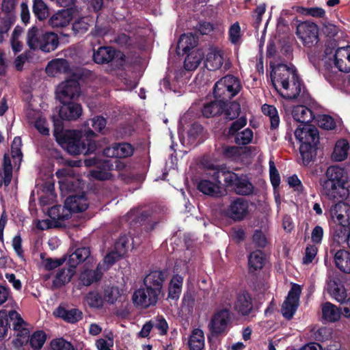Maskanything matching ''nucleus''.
I'll list each match as a JSON object with an SVG mask.
<instances>
[{
	"instance_id": "393cba45",
	"label": "nucleus",
	"mask_w": 350,
	"mask_h": 350,
	"mask_svg": "<svg viewBox=\"0 0 350 350\" xmlns=\"http://www.w3.org/2000/svg\"><path fill=\"white\" fill-rule=\"evenodd\" d=\"M16 0H3L0 19L5 23V28L10 29L14 21V9Z\"/></svg>"
},
{
	"instance_id": "ddd939ff",
	"label": "nucleus",
	"mask_w": 350,
	"mask_h": 350,
	"mask_svg": "<svg viewBox=\"0 0 350 350\" xmlns=\"http://www.w3.org/2000/svg\"><path fill=\"white\" fill-rule=\"evenodd\" d=\"M349 184L323 183L321 193L330 200L342 202L349 196Z\"/></svg>"
},
{
	"instance_id": "6e6552de",
	"label": "nucleus",
	"mask_w": 350,
	"mask_h": 350,
	"mask_svg": "<svg viewBox=\"0 0 350 350\" xmlns=\"http://www.w3.org/2000/svg\"><path fill=\"white\" fill-rule=\"evenodd\" d=\"M204 66L209 70H217L221 68L229 69L230 63L225 51L218 47H210L204 59Z\"/></svg>"
},
{
	"instance_id": "f257e3e1",
	"label": "nucleus",
	"mask_w": 350,
	"mask_h": 350,
	"mask_svg": "<svg viewBox=\"0 0 350 350\" xmlns=\"http://www.w3.org/2000/svg\"><path fill=\"white\" fill-rule=\"evenodd\" d=\"M54 136L57 142L70 154H88L94 151L96 144L91 139L95 136L90 129L81 131H64L61 125L55 123Z\"/></svg>"
},
{
	"instance_id": "a19ab883",
	"label": "nucleus",
	"mask_w": 350,
	"mask_h": 350,
	"mask_svg": "<svg viewBox=\"0 0 350 350\" xmlns=\"http://www.w3.org/2000/svg\"><path fill=\"white\" fill-rule=\"evenodd\" d=\"M183 278L179 275H174L170 282L168 287V297L178 299L182 291Z\"/></svg>"
},
{
	"instance_id": "c03bdc74",
	"label": "nucleus",
	"mask_w": 350,
	"mask_h": 350,
	"mask_svg": "<svg viewBox=\"0 0 350 350\" xmlns=\"http://www.w3.org/2000/svg\"><path fill=\"white\" fill-rule=\"evenodd\" d=\"M265 255L260 250H256L248 258L249 269L251 271L261 269L265 264Z\"/></svg>"
},
{
	"instance_id": "052dcab7",
	"label": "nucleus",
	"mask_w": 350,
	"mask_h": 350,
	"mask_svg": "<svg viewBox=\"0 0 350 350\" xmlns=\"http://www.w3.org/2000/svg\"><path fill=\"white\" fill-rule=\"evenodd\" d=\"M225 107H226V109L225 110L224 109V111L225 112L226 118L232 120L239 116L240 105L237 103L233 102L228 104L226 103L224 108Z\"/></svg>"
},
{
	"instance_id": "39448f33",
	"label": "nucleus",
	"mask_w": 350,
	"mask_h": 350,
	"mask_svg": "<svg viewBox=\"0 0 350 350\" xmlns=\"http://www.w3.org/2000/svg\"><path fill=\"white\" fill-rule=\"evenodd\" d=\"M240 90L241 84L239 79L234 76L227 75L215 84L213 94L215 98L226 103L237 95Z\"/></svg>"
},
{
	"instance_id": "a211bd4d",
	"label": "nucleus",
	"mask_w": 350,
	"mask_h": 350,
	"mask_svg": "<svg viewBox=\"0 0 350 350\" xmlns=\"http://www.w3.org/2000/svg\"><path fill=\"white\" fill-rule=\"evenodd\" d=\"M165 279V273L162 271L155 270L150 271L144 278V286L159 296L163 293V284Z\"/></svg>"
},
{
	"instance_id": "1a4fd4ad",
	"label": "nucleus",
	"mask_w": 350,
	"mask_h": 350,
	"mask_svg": "<svg viewBox=\"0 0 350 350\" xmlns=\"http://www.w3.org/2000/svg\"><path fill=\"white\" fill-rule=\"evenodd\" d=\"M8 317L12 321L14 331L15 338L13 340V344L16 347H22L27 343L29 338V330L27 327V324L15 310L10 311Z\"/></svg>"
},
{
	"instance_id": "8fccbe9b",
	"label": "nucleus",
	"mask_w": 350,
	"mask_h": 350,
	"mask_svg": "<svg viewBox=\"0 0 350 350\" xmlns=\"http://www.w3.org/2000/svg\"><path fill=\"white\" fill-rule=\"evenodd\" d=\"M262 111L269 116L271 128H277L280 124V118L276 108L273 105L265 104L262 106Z\"/></svg>"
},
{
	"instance_id": "0eeeda50",
	"label": "nucleus",
	"mask_w": 350,
	"mask_h": 350,
	"mask_svg": "<svg viewBox=\"0 0 350 350\" xmlns=\"http://www.w3.org/2000/svg\"><path fill=\"white\" fill-rule=\"evenodd\" d=\"M232 317L228 309L220 308L212 315L208 324L209 331L215 335L226 334L231 324Z\"/></svg>"
},
{
	"instance_id": "7ed1b4c3",
	"label": "nucleus",
	"mask_w": 350,
	"mask_h": 350,
	"mask_svg": "<svg viewBox=\"0 0 350 350\" xmlns=\"http://www.w3.org/2000/svg\"><path fill=\"white\" fill-rule=\"evenodd\" d=\"M295 137L300 144L299 152L304 165H308L316 155L317 145L319 143V132L316 127L304 124L295 131Z\"/></svg>"
},
{
	"instance_id": "79ce46f5",
	"label": "nucleus",
	"mask_w": 350,
	"mask_h": 350,
	"mask_svg": "<svg viewBox=\"0 0 350 350\" xmlns=\"http://www.w3.org/2000/svg\"><path fill=\"white\" fill-rule=\"evenodd\" d=\"M102 265H98L96 271L85 270L79 277L80 281L85 286H90L94 282L100 279L103 272L101 271Z\"/></svg>"
},
{
	"instance_id": "a18cd8bd",
	"label": "nucleus",
	"mask_w": 350,
	"mask_h": 350,
	"mask_svg": "<svg viewBox=\"0 0 350 350\" xmlns=\"http://www.w3.org/2000/svg\"><path fill=\"white\" fill-rule=\"evenodd\" d=\"M21 146V139L19 137H14L11 146V156L13 160L14 167L17 169H19L23 159Z\"/></svg>"
},
{
	"instance_id": "6e6d98bb",
	"label": "nucleus",
	"mask_w": 350,
	"mask_h": 350,
	"mask_svg": "<svg viewBox=\"0 0 350 350\" xmlns=\"http://www.w3.org/2000/svg\"><path fill=\"white\" fill-rule=\"evenodd\" d=\"M122 256L119 255V252L115 250L107 254L105 256L103 262L98 264L102 265L101 271L103 272L108 269L112 265L115 263V262H116Z\"/></svg>"
},
{
	"instance_id": "338daca9",
	"label": "nucleus",
	"mask_w": 350,
	"mask_h": 350,
	"mask_svg": "<svg viewBox=\"0 0 350 350\" xmlns=\"http://www.w3.org/2000/svg\"><path fill=\"white\" fill-rule=\"evenodd\" d=\"M86 302L94 308H98L102 304V299L96 292L89 293L85 297Z\"/></svg>"
},
{
	"instance_id": "0e129e2a",
	"label": "nucleus",
	"mask_w": 350,
	"mask_h": 350,
	"mask_svg": "<svg viewBox=\"0 0 350 350\" xmlns=\"http://www.w3.org/2000/svg\"><path fill=\"white\" fill-rule=\"evenodd\" d=\"M93 129L98 133H103L106 126V119L102 116H98L92 118L90 120Z\"/></svg>"
},
{
	"instance_id": "2eb2a0df",
	"label": "nucleus",
	"mask_w": 350,
	"mask_h": 350,
	"mask_svg": "<svg viewBox=\"0 0 350 350\" xmlns=\"http://www.w3.org/2000/svg\"><path fill=\"white\" fill-rule=\"evenodd\" d=\"M79 94V85L77 80L70 79L60 83L56 90V97L61 103H66Z\"/></svg>"
},
{
	"instance_id": "5fc2aeb1",
	"label": "nucleus",
	"mask_w": 350,
	"mask_h": 350,
	"mask_svg": "<svg viewBox=\"0 0 350 350\" xmlns=\"http://www.w3.org/2000/svg\"><path fill=\"white\" fill-rule=\"evenodd\" d=\"M92 22L88 17L79 18L73 23L72 29L76 33H83L88 29Z\"/></svg>"
},
{
	"instance_id": "774afa93",
	"label": "nucleus",
	"mask_w": 350,
	"mask_h": 350,
	"mask_svg": "<svg viewBox=\"0 0 350 350\" xmlns=\"http://www.w3.org/2000/svg\"><path fill=\"white\" fill-rule=\"evenodd\" d=\"M119 295L120 292L117 287L108 288L105 292V299L106 301L113 304L117 300Z\"/></svg>"
},
{
	"instance_id": "f03ea898",
	"label": "nucleus",
	"mask_w": 350,
	"mask_h": 350,
	"mask_svg": "<svg viewBox=\"0 0 350 350\" xmlns=\"http://www.w3.org/2000/svg\"><path fill=\"white\" fill-rule=\"evenodd\" d=\"M271 80L273 88L284 98L295 99L303 96L304 88L301 84L293 66L286 64L271 66Z\"/></svg>"
},
{
	"instance_id": "72a5a7b5",
	"label": "nucleus",
	"mask_w": 350,
	"mask_h": 350,
	"mask_svg": "<svg viewBox=\"0 0 350 350\" xmlns=\"http://www.w3.org/2000/svg\"><path fill=\"white\" fill-rule=\"evenodd\" d=\"M204 56V53L201 49L191 51L185 59V68L187 70H196L201 63Z\"/></svg>"
},
{
	"instance_id": "de8ad7c7",
	"label": "nucleus",
	"mask_w": 350,
	"mask_h": 350,
	"mask_svg": "<svg viewBox=\"0 0 350 350\" xmlns=\"http://www.w3.org/2000/svg\"><path fill=\"white\" fill-rule=\"evenodd\" d=\"M198 43L197 38L191 33H185L182 35L178 42V49L187 53L190 49H193Z\"/></svg>"
},
{
	"instance_id": "f8f14e48",
	"label": "nucleus",
	"mask_w": 350,
	"mask_h": 350,
	"mask_svg": "<svg viewBox=\"0 0 350 350\" xmlns=\"http://www.w3.org/2000/svg\"><path fill=\"white\" fill-rule=\"evenodd\" d=\"M297 34L306 46L311 47L318 42L319 28L314 23L305 21L298 25Z\"/></svg>"
},
{
	"instance_id": "f704fd0d",
	"label": "nucleus",
	"mask_w": 350,
	"mask_h": 350,
	"mask_svg": "<svg viewBox=\"0 0 350 350\" xmlns=\"http://www.w3.org/2000/svg\"><path fill=\"white\" fill-rule=\"evenodd\" d=\"M68 69L69 65L66 59H55L48 64L46 72L50 76H55L59 73L66 72Z\"/></svg>"
},
{
	"instance_id": "412c9836",
	"label": "nucleus",
	"mask_w": 350,
	"mask_h": 350,
	"mask_svg": "<svg viewBox=\"0 0 350 350\" xmlns=\"http://www.w3.org/2000/svg\"><path fill=\"white\" fill-rule=\"evenodd\" d=\"M327 289L329 295L338 302L344 303L346 300V290L338 279H329L327 283Z\"/></svg>"
},
{
	"instance_id": "b1692460",
	"label": "nucleus",
	"mask_w": 350,
	"mask_h": 350,
	"mask_svg": "<svg viewBox=\"0 0 350 350\" xmlns=\"http://www.w3.org/2000/svg\"><path fill=\"white\" fill-rule=\"evenodd\" d=\"M66 207L72 212H82L85 211L88 206L89 202L85 195L79 196H70L65 200Z\"/></svg>"
},
{
	"instance_id": "ea45409f",
	"label": "nucleus",
	"mask_w": 350,
	"mask_h": 350,
	"mask_svg": "<svg viewBox=\"0 0 350 350\" xmlns=\"http://www.w3.org/2000/svg\"><path fill=\"white\" fill-rule=\"evenodd\" d=\"M226 105L224 102H222L219 99L215 98V101L211 102L210 103L204 104L202 109V114L204 117L210 118L224 111V106Z\"/></svg>"
},
{
	"instance_id": "4be33fe9",
	"label": "nucleus",
	"mask_w": 350,
	"mask_h": 350,
	"mask_svg": "<svg viewBox=\"0 0 350 350\" xmlns=\"http://www.w3.org/2000/svg\"><path fill=\"white\" fill-rule=\"evenodd\" d=\"M63 105L59 109V116L64 120H76L82 114V107L81 105L70 102L62 103Z\"/></svg>"
},
{
	"instance_id": "680f3d73",
	"label": "nucleus",
	"mask_w": 350,
	"mask_h": 350,
	"mask_svg": "<svg viewBox=\"0 0 350 350\" xmlns=\"http://www.w3.org/2000/svg\"><path fill=\"white\" fill-rule=\"evenodd\" d=\"M106 337L107 340L103 338H99L96 341V347L98 350H112L111 347L113 345V336L112 333H109Z\"/></svg>"
},
{
	"instance_id": "dca6fc26",
	"label": "nucleus",
	"mask_w": 350,
	"mask_h": 350,
	"mask_svg": "<svg viewBox=\"0 0 350 350\" xmlns=\"http://www.w3.org/2000/svg\"><path fill=\"white\" fill-rule=\"evenodd\" d=\"M159 298V295L149 288H141L136 290L133 295L134 304L142 308H148L150 306L155 305Z\"/></svg>"
},
{
	"instance_id": "e2e57ef3",
	"label": "nucleus",
	"mask_w": 350,
	"mask_h": 350,
	"mask_svg": "<svg viewBox=\"0 0 350 350\" xmlns=\"http://www.w3.org/2000/svg\"><path fill=\"white\" fill-rule=\"evenodd\" d=\"M129 237L124 235L121 237L115 243L114 250L122 256L126 253L129 247Z\"/></svg>"
},
{
	"instance_id": "69168bd1",
	"label": "nucleus",
	"mask_w": 350,
	"mask_h": 350,
	"mask_svg": "<svg viewBox=\"0 0 350 350\" xmlns=\"http://www.w3.org/2000/svg\"><path fill=\"white\" fill-rule=\"evenodd\" d=\"M269 175L270 180L274 188L279 186L280 183V177L279 173L275 166L274 162L269 161Z\"/></svg>"
},
{
	"instance_id": "3c124183",
	"label": "nucleus",
	"mask_w": 350,
	"mask_h": 350,
	"mask_svg": "<svg viewBox=\"0 0 350 350\" xmlns=\"http://www.w3.org/2000/svg\"><path fill=\"white\" fill-rule=\"evenodd\" d=\"M33 12L40 21L46 19L49 14L48 6L42 0H33Z\"/></svg>"
},
{
	"instance_id": "603ef678",
	"label": "nucleus",
	"mask_w": 350,
	"mask_h": 350,
	"mask_svg": "<svg viewBox=\"0 0 350 350\" xmlns=\"http://www.w3.org/2000/svg\"><path fill=\"white\" fill-rule=\"evenodd\" d=\"M46 334L42 331L35 332L29 338L31 347L36 350L40 349L46 341Z\"/></svg>"
},
{
	"instance_id": "473e14b6",
	"label": "nucleus",
	"mask_w": 350,
	"mask_h": 350,
	"mask_svg": "<svg viewBox=\"0 0 350 350\" xmlns=\"http://www.w3.org/2000/svg\"><path fill=\"white\" fill-rule=\"evenodd\" d=\"M349 145L346 139H339L336 142L332 154V159L334 161H342L347 159Z\"/></svg>"
},
{
	"instance_id": "13d9d810",
	"label": "nucleus",
	"mask_w": 350,
	"mask_h": 350,
	"mask_svg": "<svg viewBox=\"0 0 350 350\" xmlns=\"http://www.w3.org/2000/svg\"><path fill=\"white\" fill-rule=\"evenodd\" d=\"M318 125L326 130H331L336 126L334 119L328 115H319L317 118Z\"/></svg>"
},
{
	"instance_id": "37998d69",
	"label": "nucleus",
	"mask_w": 350,
	"mask_h": 350,
	"mask_svg": "<svg viewBox=\"0 0 350 350\" xmlns=\"http://www.w3.org/2000/svg\"><path fill=\"white\" fill-rule=\"evenodd\" d=\"M90 255V251L88 247H80L71 254L68 258V262L70 266L74 267L80 262H83Z\"/></svg>"
},
{
	"instance_id": "864d4df0",
	"label": "nucleus",
	"mask_w": 350,
	"mask_h": 350,
	"mask_svg": "<svg viewBox=\"0 0 350 350\" xmlns=\"http://www.w3.org/2000/svg\"><path fill=\"white\" fill-rule=\"evenodd\" d=\"M252 139L253 131L250 129H245L237 133L234 141L237 144L247 145L252 142Z\"/></svg>"
},
{
	"instance_id": "49530a36",
	"label": "nucleus",
	"mask_w": 350,
	"mask_h": 350,
	"mask_svg": "<svg viewBox=\"0 0 350 350\" xmlns=\"http://www.w3.org/2000/svg\"><path fill=\"white\" fill-rule=\"evenodd\" d=\"M49 216L55 221H61L68 219L70 217V211L64 206L56 205L48 210Z\"/></svg>"
},
{
	"instance_id": "f3484780",
	"label": "nucleus",
	"mask_w": 350,
	"mask_h": 350,
	"mask_svg": "<svg viewBox=\"0 0 350 350\" xmlns=\"http://www.w3.org/2000/svg\"><path fill=\"white\" fill-rule=\"evenodd\" d=\"M249 202L243 198H237L231 201L228 210V215L234 220H241L248 213Z\"/></svg>"
},
{
	"instance_id": "a878e982",
	"label": "nucleus",
	"mask_w": 350,
	"mask_h": 350,
	"mask_svg": "<svg viewBox=\"0 0 350 350\" xmlns=\"http://www.w3.org/2000/svg\"><path fill=\"white\" fill-rule=\"evenodd\" d=\"M253 304L250 295L245 291L241 292L234 304V309L242 315H247L252 310Z\"/></svg>"
},
{
	"instance_id": "aec40b11",
	"label": "nucleus",
	"mask_w": 350,
	"mask_h": 350,
	"mask_svg": "<svg viewBox=\"0 0 350 350\" xmlns=\"http://www.w3.org/2000/svg\"><path fill=\"white\" fill-rule=\"evenodd\" d=\"M133 147L128 143L114 144L107 147L103 154L107 157L124 158L132 155Z\"/></svg>"
},
{
	"instance_id": "4c0bfd02",
	"label": "nucleus",
	"mask_w": 350,
	"mask_h": 350,
	"mask_svg": "<svg viewBox=\"0 0 350 350\" xmlns=\"http://www.w3.org/2000/svg\"><path fill=\"white\" fill-rule=\"evenodd\" d=\"M116 51L110 46H101L94 53L93 59L97 64L108 63L115 56Z\"/></svg>"
},
{
	"instance_id": "5701e85b",
	"label": "nucleus",
	"mask_w": 350,
	"mask_h": 350,
	"mask_svg": "<svg viewBox=\"0 0 350 350\" xmlns=\"http://www.w3.org/2000/svg\"><path fill=\"white\" fill-rule=\"evenodd\" d=\"M53 314L70 323H75L78 322L83 317L82 312L79 309H66L62 306H59L55 309L53 312Z\"/></svg>"
},
{
	"instance_id": "2f4dec72",
	"label": "nucleus",
	"mask_w": 350,
	"mask_h": 350,
	"mask_svg": "<svg viewBox=\"0 0 350 350\" xmlns=\"http://www.w3.org/2000/svg\"><path fill=\"white\" fill-rule=\"evenodd\" d=\"M75 273V268L70 265L69 267L59 270L53 280V286L57 288L63 286L70 281Z\"/></svg>"
},
{
	"instance_id": "9b49d317",
	"label": "nucleus",
	"mask_w": 350,
	"mask_h": 350,
	"mask_svg": "<svg viewBox=\"0 0 350 350\" xmlns=\"http://www.w3.org/2000/svg\"><path fill=\"white\" fill-rule=\"evenodd\" d=\"M301 293V286L293 284L281 308L282 314L286 319H291L295 313L299 306Z\"/></svg>"
},
{
	"instance_id": "c9c22d12",
	"label": "nucleus",
	"mask_w": 350,
	"mask_h": 350,
	"mask_svg": "<svg viewBox=\"0 0 350 350\" xmlns=\"http://www.w3.org/2000/svg\"><path fill=\"white\" fill-rule=\"evenodd\" d=\"M322 318L327 322L338 321L341 314L340 310L334 304L326 302L321 306Z\"/></svg>"
},
{
	"instance_id": "7c9ffc66",
	"label": "nucleus",
	"mask_w": 350,
	"mask_h": 350,
	"mask_svg": "<svg viewBox=\"0 0 350 350\" xmlns=\"http://www.w3.org/2000/svg\"><path fill=\"white\" fill-rule=\"evenodd\" d=\"M336 266L344 273H350V252L339 250L334 254Z\"/></svg>"
},
{
	"instance_id": "6ab92c4d",
	"label": "nucleus",
	"mask_w": 350,
	"mask_h": 350,
	"mask_svg": "<svg viewBox=\"0 0 350 350\" xmlns=\"http://www.w3.org/2000/svg\"><path fill=\"white\" fill-rule=\"evenodd\" d=\"M326 180L323 183L348 184L347 170L337 165L329 166L325 172Z\"/></svg>"
},
{
	"instance_id": "e433bc0d",
	"label": "nucleus",
	"mask_w": 350,
	"mask_h": 350,
	"mask_svg": "<svg viewBox=\"0 0 350 350\" xmlns=\"http://www.w3.org/2000/svg\"><path fill=\"white\" fill-rule=\"evenodd\" d=\"M40 45H42L41 51L45 53L55 50L59 45L57 35L53 32L43 33Z\"/></svg>"
},
{
	"instance_id": "bb28decb",
	"label": "nucleus",
	"mask_w": 350,
	"mask_h": 350,
	"mask_svg": "<svg viewBox=\"0 0 350 350\" xmlns=\"http://www.w3.org/2000/svg\"><path fill=\"white\" fill-rule=\"evenodd\" d=\"M188 347L190 350H202L205 346L204 333L200 328L192 329L188 339Z\"/></svg>"
},
{
	"instance_id": "423d86ee",
	"label": "nucleus",
	"mask_w": 350,
	"mask_h": 350,
	"mask_svg": "<svg viewBox=\"0 0 350 350\" xmlns=\"http://www.w3.org/2000/svg\"><path fill=\"white\" fill-rule=\"evenodd\" d=\"M55 174L59 179V188L63 195L77 191L83 187V183L80 179L74 176L75 172L71 165L57 170Z\"/></svg>"
},
{
	"instance_id": "9d476101",
	"label": "nucleus",
	"mask_w": 350,
	"mask_h": 350,
	"mask_svg": "<svg viewBox=\"0 0 350 350\" xmlns=\"http://www.w3.org/2000/svg\"><path fill=\"white\" fill-rule=\"evenodd\" d=\"M224 181L228 186L239 195H250L253 191V185L245 176H239L233 172L224 174Z\"/></svg>"
},
{
	"instance_id": "bf43d9fd",
	"label": "nucleus",
	"mask_w": 350,
	"mask_h": 350,
	"mask_svg": "<svg viewBox=\"0 0 350 350\" xmlns=\"http://www.w3.org/2000/svg\"><path fill=\"white\" fill-rule=\"evenodd\" d=\"M50 345L51 350H74L72 345L62 338L53 340Z\"/></svg>"
},
{
	"instance_id": "20e7f679",
	"label": "nucleus",
	"mask_w": 350,
	"mask_h": 350,
	"mask_svg": "<svg viewBox=\"0 0 350 350\" xmlns=\"http://www.w3.org/2000/svg\"><path fill=\"white\" fill-rule=\"evenodd\" d=\"M339 71L350 72V45L338 48L330 62H325L324 76L329 81L335 80Z\"/></svg>"
},
{
	"instance_id": "4d7b16f0",
	"label": "nucleus",
	"mask_w": 350,
	"mask_h": 350,
	"mask_svg": "<svg viewBox=\"0 0 350 350\" xmlns=\"http://www.w3.org/2000/svg\"><path fill=\"white\" fill-rule=\"evenodd\" d=\"M229 40L234 44H238L241 42V31L238 22L233 23L228 31Z\"/></svg>"
},
{
	"instance_id": "58836bf2",
	"label": "nucleus",
	"mask_w": 350,
	"mask_h": 350,
	"mask_svg": "<svg viewBox=\"0 0 350 350\" xmlns=\"http://www.w3.org/2000/svg\"><path fill=\"white\" fill-rule=\"evenodd\" d=\"M43 33L36 27H32L29 29L27 34V44L28 46L33 50H41L40 44L42 42Z\"/></svg>"
},
{
	"instance_id": "c85d7f7f",
	"label": "nucleus",
	"mask_w": 350,
	"mask_h": 350,
	"mask_svg": "<svg viewBox=\"0 0 350 350\" xmlns=\"http://www.w3.org/2000/svg\"><path fill=\"white\" fill-rule=\"evenodd\" d=\"M28 118L30 123L33 124L35 128L40 133L44 135L49 134V129L45 118L38 112L32 111L29 113Z\"/></svg>"
},
{
	"instance_id": "09e8293b",
	"label": "nucleus",
	"mask_w": 350,
	"mask_h": 350,
	"mask_svg": "<svg viewBox=\"0 0 350 350\" xmlns=\"http://www.w3.org/2000/svg\"><path fill=\"white\" fill-rule=\"evenodd\" d=\"M3 176L1 173H0V187L2 186L3 183L5 185H8L12 178V165L11 162V159L8 154H5L4 159H3Z\"/></svg>"
},
{
	"instance_id": "c756f323",
	"label": "nucleus",
	"mask_w": 350,
	"mask_h": 350,
	"mask_svg": "<svg viewBox=\"0 0 350 350\" xmlns=\"http://www.w3.org/2000/svg\"><path fill=\"white\" fill-rule=\"evenodd\" d=\"M292 116L297 122L307 124L314 118L312 111L304 105H297L293 108Z\"/></svg>"
},
{
	"instance_id": "cd10ccee",
	"label": "nucleus",
	"mask_w": 350,
	"mask_h": 350,
	"mask_svg": "<svg viewBox=\"0 0 350 350\" xmlns=\"http://www.w3.org/2000/svg\"><path fill=\"white\" fill-rule=\"evenodd\" d=\"M72 14L69 10H63L54 14L49 20V25L52 27H64L72 20Z\"/></svg>"
},
{
	"instance_id": "4468645a",
	"label": "nucleus",
	"mask_w": 350,
	"mask_h": 350,
	"mask_svg": "<svg viewBox=\"0 0 350 350\" xmlns=\"http://www.w3.org/2000/svg\"><path fill=\"white\" fill-rule=\"evenodd\" d=\"M208 167L213 171L212 176L214 181H210L205 179L201 180L198 184V189L205 195L219 196L221 194L220 187L219 186V170L217 166L213 165Z\"/></svg>"
}]
</instances>
